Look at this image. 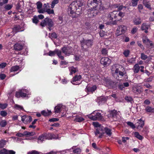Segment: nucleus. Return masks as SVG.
I'll list each match as a JSON object with an SVG mask.
<instances>
[{
    "mask_svg": "<svg viewBox=\"0 0 154 154\" xmlns=\"http://www.w3.org/2000/svg\"><path fill=\"white\" fill-rule=\"evenodd\" d=\"M117 16L116 11L110 12L108 15L107 19L105 20L104 22L106 25L114 24V21H119Z\"/></svg>",
    "mask_w": 154,
    "mask_h": 154,
    "instance_id": "f03ea898",
    "label": "nucleus"
},
{
    "mask_svg": "<svg viewBox=\"0 0 154 154\" xmlns=\"http://www.w3.org/2000/svg\"><path fill=\"white\" fill-rule=\"evenodd\" d=\"M82 79V76L80 75H76L73 78L72 80L71 81V82L74 85H79L80 83H75L76 81H79Z\"/></svg>",
    "mask_w": 154,
    "mask_h": 154,
    "instance_id": "4468645a",
    "label": "nucleus"
},
{
    "mask_svg": "<svg viewBox=\"0 0 154 154\" xmlns=\"http://www.w3.org/2000/svg\"><path fill=\"white\" fill-rule=\"evenodd\" d=\"M32 119V117L30 116H24L21 117V120L24 123L30 122Z\"/></svg>",
    "mask_w": 154,
    "mask_h": 154,
    "instance_id": "ddd939ff",
    "label": "nucleus"
},
{
    "mask_svg": "<svg viewBox=\"0 0 154 154\" xmlns=\"http://www.w3.org/2000/svg\"><path fill=\"white\" fill-rule=\"evenodd\" d=\"M108 97H104L103 96L98 97L97 98V101L99 105H100L102 103H105Z\"/></svg>",
    "mask_w": 154,
    "mask_h": 154,
    "instance_id": "dca6fc26",
    "label": "nucleus"
},
{
    "mask_svg": "<svg viewBox=\"0 0 154 154\" xmlns=\"http://www.w3.org/2000/svg\"><path fill=\"white\" fill-rule=\"evenodd\" d=\"M28 91L27 90L23 89L20 90L19 91L16 93L15 96L17 98L20 97H25L28 95Z\"/></svg>",
    "mask_w": 154,
    "mask_h": 154,
    "instance_id": "1a4fd4ad",
    "label": "nucleus"
},
{
    "mask_svg": "<svg viewBox=\"0 0 154 154\" xmlns=\"http://www.w3.org/2000/svg\"><path fill=\"white\" fill-rule=\"evenodd\" d=\"M134 134L135 137L140 140H142L143 138V137L142 136L140 135L137 132H135Z\"/></svg>",
    "mask_w": 154,
    "mask_h": 154,
    "instance_id": "c9c22d12",
    "label": "nucleus"
},
{
    "mask_svg": "<svg viewBox=\"0 0 154 154\" xmlns=\"http://www.w3.org/2000/svg\"><path fill=\"white\" fill-rule=\"evenodd\" d=\"M133 21L134 25H138L141 23L142 20L140 17H137L134 18Z\"/></svg>",
    "mask_w": 154,
    "mask_h": 154,
    "instance_id": "412c9836",
    "label": "nucleus"
},
{
    "mask_svg": "<svg viewBox=\"0 0 154 154\" xmlns=\"http://www.w3.org/2000/svg\"><path fill=\"white\" fill-rule=\"evenodd\" d=\"M97 89V87L95 85H94L92 87H87L86 89L89 92H92L94 91Z\"/></svg>",
    "mask_w": 154,
    "mask_h": 154,
    "instance_id": "bb28decb",
    "label": "nucleus"
},
{
    "mask_svg": "<svg viewBox=\"0 0 154 154\" xmlns=\"http://www.w3.org/2000/svg\"><path fill=\"white\" fill-rule=\"evenodd\" d=\"M14 108L17 109L19 110H23V108L22 106L17 104H15L14 105Z\"/></svg>",
    "mask_w": 154,
    "mask_h": 154,
    "instance_id": "a19ab883",
    "label": "nucleus"
},
{
    "mask_svg": "<svg viewBox=\"0 0 154 154\" xmlns=\"http://www.w3.org/2000/svg\"><path fill=\"white\" fill-rule=\"evenodd\" d=\"M127 123L128 125L130 126L133 129L135 128H136V126L134 125V124L131 122H127Z\"/></svg>",
    "mask_w": 154,
    "mask_h": 154,
    "instance_id": "09e8293b",
    "label": "nucleus"
},
{
    "mask_svg": "<svg viewBox=\"0 0 154 154\" xmlns=\"http://www.w3.org/2000/svg\"><path fill=\"white\" fill-rule=\"evenodd\" d=\"M83 5V3L79 0L74 1L72 2L69 6L68 8V12L71 14H73L75 12V11L79 8L82 6Z\"/></svg>",
    "mask_w": 154,
    "mask_h": 154,
    "instance_id": "7ed1b4c3",
    "label": "nucleus"
},
{
    "mask_svg": "<svg viewBox=\"0 0 154 154\" xmlns=\"http://www.w3.org/2000/svg\"><path fill=\"white\" fill-rule=\"evenodd\" d=\"M62 108V105L61 104H59L55 107L54 112L55 113L60 112Z\"/></svg>",
    "mask_w": 154,
    "mask_h": 154,
    "instance_id": "5701e85b",
    "label": "nucleus"
},
{
    "mask_svg": "<svg viewBox=\"0 0 154 154\" xmlns=\"http://www.w3.org/2000/svg\"><path fill=\"white\" fill-rule=\"evenodd\" d=\"M117 14L118 15L117 17L119 18V21L121 20L125 15L124 13L122 12H120L119 13H118V11H117Z\"/></svg>",
    "mask_w": 154,
    "mask_h": 154,
    "instance_id": "72a5a7b5",
    "label": "nucleus"
},
{
    "mask_svg": "<svg viewBox=\"0 0 154 154\" xmlns=\"http://www.w3.org/2000/svg\"><path fill=\"white\" fill-rule=\"evenodd\" d=\"M104 131H105V132L108 136H111L112 133L111 129L107 128H104Z\"/></svg>",
    "mask_w": 154,
    "mask_h": 154,
    "instance_id": "c85d7f7f",
    "label": "nucleus"
},
{
    "mask_svg": "<svg viewBox=\"0 0 154 154\" xmlns=\"http://www.w3.org/2000/svg\"><path fill=\"white\" fill-rule=\"evenodd\" d=\"M95 136H98V138H102L103 134L104 133V127H100L97 128L96 129V131L94 132Z\"/></svg>",
    "mask_w": 154,
    "mask_h": 154,
    "instance_id": "9d476101",
    "label": "nucleus"
},
{
    "mask_svg": "<svg viewBox=\"0 0 154 154\" xmlns=\"http://www.w3.org/2000/svg\"><path fill=\"white\" fill-rule=\"evenodd\" d=\"M84 118L82 117H77L75 118V121L77 122H80L84 121Z\"/></svg>",
    "mask_w": 154,
    "mask_h": 154,
    "instance_id": "c03bdc74",
    "label": "nucleus"
},
{
    "mask_svg": "<svg viewBox=\"0 0 154 154\" xmlns=\"http://www.w3.org/2000/svg\"><path fill=\"white\" fill-rule=\"evenodd\" d=\"M93 43L92 40H84L81 42V47L83 50H85L88 48L91 47L92 46Z\"/></svg>",
    "mask_w": 154,
    "mask_h": 154,
    "instance_id": "39448f33",
    "label": "nucleus"
},
{
    "mask_svg": "<svg viewBox=\"0 0 154 154\" xmlns=\"http://www.w3.org/2000/svg\"><path fill=\"white\" fill-rule=\"evenodd\" d=\"M20 29V26H17L15 27L13 29V31L14 32H19Z\"/></svg>",
    "mask_w": 154,
    "mask_h": 154,
    "instance_id": "a18cd8bd",
    "label": "nucleus"
},
{
    "mask_svg": "<svg viewBox=\"0 0 154 154\" xmlns=\"http://www.w3.org/2000/svg\"><path fill=\"white\" fill-rule=\"evenodd\" d=\"M7 124V122L5 120H2L0 122V126L1 127H4Z\"/></svg>",
    "mask_w": 154,
    "mask_h": 154,
    "instance_id": "e433bc0d",
    "label": "nucleus"
},
{
    "mask_svg": "<svg viewBox=\"0 0 154 154\" xmlns=\"http://www.w3.org/2000/svg\"><path fill=\"white\" fill-rule=\"evenodd\" d=\"M61 50L63 53L66 56L72 55L74 53V49L70 46L63 47L61 48Z\"/></svg>",
    "mask_w": 154,
    "mask_h": 154,
    "instance_id": "423d86ee",
    "label": "nucleus"
},
{
    "mask_svg": "<svg viewBox=\"0 0 154 154\" xmlns=\"http://www.w3.org/2000/svg\"><path fill=\"white\" fill-rule=\"evenodd\" d=\"M97 0H93V2L90 0H89L87 3L88 5L89 6H90V5H92L94 3H97Z\"/></svg>",
    "mask_w": 154,
    "mask_h": 154,
    "instance_id": "ea45409f",
    "label": "nucleus"
},
{
    "mask_svg": "<svg viewBox=\"0 0 154 154\" xmlns=\"http://www.w3.org/2000/svg\"><path fill=\"white\" fill-rule=\"evenodd\" d=\"M0 154H7L6 149L4 148L0 150Z\"/></svg>",
    "mask_w": 154,
    "mask_h": 154,
    "instance_id": "338daca9",
    "label": "nucleus"
},
{
    "mask_svg": "<svg viewBox=\"0 0 154 154\" xmlns=\"http://www.w3.org/2000/svg\"><path fill=\"white\" fill-rule=\"evenodd\" d=\"M12 7V5L9 4L6 5L5 7V8L7 10H10Z\"/></svg>",
    "mask_w": 154,
    "mask_h": 154,
    "instance_id": "3c124183",
    "label": "nucleus"
},
{
    "mask_svg": "<svg viewBox=\"0 0 154 154\" xmlns=\"http://www.w3.org/2000/svg\"><path fill=\"white\" fill-rule=\"evenodd\" d=\"M117 113V111L115 110H113L111 111L110 114V116L111 117L116 119Z\"/></svg>",
    "mask_w": 154,
    "mask_h": 154,
    "instance_id": "c756f323",
    "label": "nucleus"
},
{
    "mask_svg": "<svg viewBox=\"0 0 154 154\" xmlns=\"http://www.w3.org/2000/svg\"><path fill=\"white\" fill-rule=\"evenodd\" d=\"M32 21L33 23L35 24H37L38 22V17L37 16H35L32 18Z\"/></svg>",
    "mask_w": 154,
    "mask_h": 154,
    "instance_id": "37998d69",
    "label": "nucleus"
},
{
    "mask_svg": "<svg viewBox=\"0 0 154 154\" xmlns=\"http://www.w3.org/2000/svg\"><path fill=\"white\" fill-rule=\"evenodd\" d=\"M137 121H138L136 124L137 128L138 129L139 127L143 128L144 125V120H143L142 119H140L137 120Z\"/></svg>",
    "mask_w": 154,
    "mask_h": 154,
    "instance_id": "a211bd4d",
    "label": "nucleus"
},
{
    "mask_svg": "<svg viewBox=\"0 0 154 154\" xmlns=\"http://www.w3.org/2000/svg\"><path fill=\"white\" fill-rule=\"evenodd\" d=\"M114 7L118 8V11H119L121 10L124 8V6L122 5H114Z\"/></svg>",
    "mask_w": 154,
    "mask_h": 154,
    "instance_id": "58836bf2",
    "label": "nucleus"
},
{
    "mask_svg": "<svg viewBox=\"0 0 154 154\" xmlns=\"http://www.w3.org/2000/svg\"><path fill=\"white\" fill-rule=\"evenodd\" d=\"M138 29L137 27H134L131 30V33L133 34H134L137 31Z\"/></svg>",
    "mask_w": 154,
    "mask_h": 154,
    "instance_id": "69168bd1",
    "label": "nucleus"
},
{
    "mask_svg": "<svg viewBox=\"0 0 154 154\" xmlns=\"http://www.w3.org/2000/svg\"><path fill=\"white\" fill-rule=\"evenodd\" d=\"M127 27L124 25L120 26L117 29V30L119 31V32H121V33L120 34H121L122 33H124L125 31L127 30Z\"/></svg>",
    "mask_w": 154,
    "mask_h": 154,
    "instance_id": "aec40b11",
    "label": "nucleus"
},
{
    "mask_svg": "<svg viewBox=\"0 0 154 154\" xmlns=\"http://www.w3.org/2000/svg\"><path fill=\"white\" fill-rule=\"evenodd\" d=\"M35 134L34 132H29L26 131L24 132V136H33Z\"/></svg>",
    "mask_w": 154,
    "mask_h": 154,
    "instance_id": "473e14b6",
    "label": "nucleus"
},
{
    "mask_svg": "<svg viewBox=\"0 0 154 154\" xmlns=\"http://www.w3.org/2000/svg\"><path fill=\"white\" fill-rule=\"evenodd\" d=\"M27 154H39V152L36 150H32L29 152Z\"/></svg>",
    "mask_w": 154,
    "mask_h": 154,
    "instance_id": "4d7b16f0",
    "label": "nucleus"
},
{
    "mask_svg": "<svg viewBox=\"0 0 154 154\" xmlns=\"http://www.w3.org/2000/svg\"><path fill=\"white\" fill-rule=\"evenodd\" d=\"M140 68V67L139 66L138 64H135L134 65L133 68V70L134 71V72L135 73H138L139 71Z\"/></svg>",
    "mask_w": 154,
    "mask_h": 154,
    "instance_id": "a878e982",
    "label": "nucleus"
},
{
    "mask_svg": "<svg viewBox=\"0 0 154 154\" xmlns=\"http://www.w3.org/2000/svg\"><path fill=\"white\" fill-rule=\"evenodd\" d=\"M56 54L58 57L61 60L64 59V57L62 55V52L58 49H55L54 51H50L48 53V55L51 56H54Z\"/></svg>",
    "mask_w": 154,
    "mask_h": 154,
    "instance_id": "0eeeda50",
    "label": "nucleus"
},
{
    "mask_svg": "<svg viewBox=\"0 0 154 154\" xmlns=\"http://www.w3.org/2000/svg\"><path fill=\"white\" fill-rule=\"evenodd\" d=\"M130 52V51L128 50H125L124 51L123 54L125 57H127L129 55Z\"/></svg>",
    "mask_w": 154,
    "mask_h": 154,
    "instance_id": "49530a36",
    "label": "nucleus"
},
{
    "mask_svg": "<svg viewBox=\"0 0 154 154\" xmlns=\"http://www.w3.org/2000/svg\"><path fill=\"white\" fill-rule=\"evenodd\" d=\"M47 139L49 140L48 134L44 133L38 137L37 142L38 143H41L43 141Z\"/></svg>",
    "mask_w": 154,
    "mask_h": 154,
    "instance_id": "9b49d317",
    "label": "nucleus"
},
{
    "mask_svg": "<svg viewBox=\"0 0 154 154\" xmlns=\"http://www.w3.org/2000/svg\"><path fill=\"white\" fill-rule=\"evenodd\" d=\"M140 57L141 59L143 60H145L148 57L145 54L143 53H142L141 54Z\"/></svg>",
    "mask_w": 154,
    "mask_h": 154,
    "instance_id": "bf43d9fd",
    "label": "nucleus"
},
{
    "mask_svg": "<svg viewBox=\"0 0 154 154\" xmlns=\"http://www.w3.org/2000/svg\"><path fill=\"white\" fill-rule=\"evenodd\" d=\"M6 141L5 140H2L0 141V148L3 147L5 145Z\"/></svg>",
    "mask_w": 154,
    "mask_h": 154,
    "instance_id": "8fccbe9b",
    "label": "nucleus"
},
{
    "mask_svg": "<svg viewBox=\"0 0 154 154\" xmlns=\"http://www.w3.org/2000/svg\"><path fill=\"white\" fill-rule=\"evenodd\" d=\"M0 115L2 117H5L7 115V112L5 111H2L0 112Z\"/></svg>",
    "mask_w": 154,
    "mask_h": 154,
    "instance_id": "864d4df0",
    "label": "nucleus"
},
{
    "mask_svg": "<svg viewBox=\"0 0 154 154\" xmlns=\"http://www.w3.org/2000/svg\"><path fill=\"white\" fill-rule=\"evenodd\" d=\"M143 103L144 104L148 105L150 104V101L148 99H146L144 101Z\"/></svg>",
    "mask_w": 154,
    "mask_h": 154,
    "instance_id": "774afa93",
    "label": "nucleus"
},
{
    "mask_svg": "<svg viewBox=\"0 0 154 154\" xmlns=\"http://www.w3.org/2000/svg\"><path fill=\"white\" fill-rule=\"evenodd\" d=\"M59 0H54L52 2L51 4V8H54L55 5L57 4L59 2Z\"/></svg>",
    "mask_w": 154,
    "mask_h": 154,
    "instance_id": "79ce46f5",
    "label": "nucleus"
},
{
    "mask_svg": "<svg viewBox=\"0 0 154 154\" xmlns=\"http://www.w3.org/2000/svg\"><path fill=\"white\" fill-rule=\"evenodd\" d=\"M23 48V45L18 43H16L14 45V49L17 51H20Z\"/></svg>",
    "mask_w": 154,
    "mask_h": 154,
    "instance_id": "4be33fe9",
    "label": "nucleus"
},
{
    "mask_svg": "<svg viewBox=\"0 0 154 154\" xmlns=\"http://www.w3.org/2000/svg\"><path fill=\"white\" fill-rule=\"evenodd\" d=\"M49 35L50 37L54 38H57V36L55 32L52 33L51 34H49Z\"/></svg>",
    "mask_w": 154,
    "mask_h": 154,
    "instance_id": "680f3d73",
    "label": "nucleus"
},
{
    "mask_svg": "<svg viewBox=\"0 0 154 154\" xmlns=\"http://www.w3.org/2000/svg\"><path fill=\"white\" fill-rule=\"evenodd\" d=\"M145 111L147 112H154V107L150 106H147L145 107Z\"/></svg>",
    "mask_w": 154,
    "mask_h": 154,
    "instance_id": "b1692460",
    "label": "nucleus"
},
{
    "mask_svg": "<svg viewBox=\"0 0 154 154\" xmlns=\"http://www.w3.org/2000/svg\"><path fill=\"white\" fill-rule=\"evenodd\" d=\"M40 25L42 27L48 26L49 30L51 31V28L53 26L54 23L51 19L47 17L42 21Z\"/></svg>",
    "mask_w": 154,
    "mask_h": 154,
    "instance_id": "20e7f679",
    "label": "nucleus"
},
{
    "mask_svg": "<svg viewBox=\"0 0 154 154\" xmlns=\"http://www.w3.org/2000/svg\"><path fill=\"white\" fill-rule=\"evenodd\" d=\"M20 69V67L18 66H15L12 67L10 69L11 72H15L17 71Z\"/></svg>",
    "mask_w": 154,
    "mask_h": 154,
    "instance_id": "f704fd0d",
    "label": "nucleus"
},
{
    "mask_svg": "<svg viewBox=\"0 0 154 154\" xmlns=\"http://www.w3.org/2000/svg\"><path fill=\"white\" fill-rule=\"evenodd\" d=\"M149 28V26L146 25V23H143L141 26V29L142 30H148Z\"/></svg>",
    "mask_w": 154,
    "mask_h": 154,
    "instance_id": "4c0bfd02",
    "label": "nucleus"
},
{
    "mask_svg": "<svg viewBox=\"0 0 154 154\" xmlns=\"http://www.w3.org/2000/svg\"><path fill=\"white\" fill-rule=\"evenodd\" d=\"M8 106L7 103L2 104L0 103V108L2 109H5Z\"/></svg>",
    "mask_w": 154,
    "mask_h": 154,
    "instance_id": "6e6d98bb",
    "label": "nucleus"
},
{
    "mask_svg": "<svg viewBox=\"0 0 154 154\" xmlns=\"http://www.w3.org/2000/svg\"><path fill=\"white\" fill-rule=\"evenodd\" d=\"M45 12H47L49 14H54V11L53 9H48L46 11H45Z\"/></svg>",
    "mask_w": 154,
    "mask_h": 154,
    "instance_id": "5fc2aeb1",
    "label": "nucleus"
},
{
    "mask_svg": "<svg viewBox=\"0 0 154 154\" xmlns=\"http://www.w3.org/2000/svg\"><path fill=\"white\" fill-rule=\"evenodd\" d=\"M69 71L70 72L69 73L70 75H72L73 74L75 73L77 71L76 68L72 66L69 67Z\"/></svg>",
    "mask_w": 154,
    "mask_h": 154,
    "instance_id": "cd10ccee",
    "label": "nucleus"
},
{
    "mask_svg": "<svg viewBox=\"0 0 154 154\" xmlns=\"http://www.w3.org/2000/svg\"><path fill=\"white\" fill-rule=\"evenodd\" d=\"M139 0H131L132 6L133 7L136 6L138 4V2Z\"/></svg>",
    "mask_w": 154,
    "mask_h": 154,
    "instance_id": "de8ad7c7",
    "label": "nucleus"
},
{
    "mask_svg": "<svg viewBox=\"0 0 154 154\" xmlns=\"http://www.w3.org/2000/svg\"><path fill=\"white\" fill-rule=\"evenodd\" d=\"M102 117V116L101 113L96 111H94L91 115L89 116V118L93 120L101 119Z\"/></svg>",
    "mask_w": 154,
    "mask_h": 154,
    "instance_id": "6e6552de",
    "label": "nucleus"
},
{
    "mask_svg": "<svg viewBox=\"0 0 154 154\" xmlns=\"http://www.w3.org/2000/svg\"><path fill=\"white\" fill-rule=\"evenodd\" d=\"M103 80L104 81L105 83H106V85L108 86L110 85L112 83H113L111 80L109 79L104 78L103 79Z\"/></svg>",
    "mask_w": 154,
    "mask_h": 154,
    "instance_id": "7c9ffc66",
    "label": "nucleus"
},
{
    "mask_svg": "<svg viewBox=\"0 0 154 154\" xmlns=\"http://www.w3.org/2000/svg\"><path fill=\"white\" fill-rule=\"evenodd\" d=\"M125 99L128 102H132L133 101V99L131 97L127 96L125 97Z\"/></svg>",
    "mask_w": 154,
    "mask_h": 154,
    "instance_id": "13d9d810",
    "label": "nucleus"
},
{
    "mask_svg": "<svg viewBox=\"0 0 154 154\" xmlns=\"http://www.w3.org/2000/svg\"><path fill=\"white\" fill-rule=\"evenodd\" d=\"M81 150L79 148H77L73 150V152L74 153H79L81 152Z\"/></svg>",
    "mask_w": 154,
    "mask_h": 154,
    "instance_id": "0e129e2a",
    "label": "nucleus"
},
{
    "mask_svg": "<svg viewBox=\"0 0 154 154\" xmlns=\"http://www.w3.org/2000/svg\"><path fill=\"white\" fill-rule=\"evenodd\" d=\"M111 60L107 57L102 58L100 60V63L104 66H109L111 63Z\"/></svg>",
    "mask_w": 154,
    "mask_h": 154,
    "instance_id": "f8f14e48",
    "label": "nucleus"
},
{
    "mask_svg": "<svg viewBox=\"0 0 154 154\" xmlns=\"http://www.w3.org/2000/svg\"><path fill=\"white\" fill-rule=\"evenodd\" d=\"M37 8L38 9V11L39 13H43L45 12V10L41 9L42 4L40 2H38L36 3Z\"/></svg>",
    "mask_w": 154,
    "mask_h": 154,
    "instance_id": "2eb2a0df",
    "label": "nucleus"
},
{
    "mask_svg": "<svg viewBox=\"0 0 154 154\" xmlns=\"http://www.w3.org/2000/svg\"><path fill=\"white\" fill-rule=\"evenodd\" d=\"M125 70L121 66H120L118 68H116L115 65L113 66L111 68L112 74L113 77L118 79L120 76L122 77L124 75V72Z\"/></svg>",
    "mask_w": 154,
    "mask_h": 154,
    "instance_id": "f257e3e1",
    "label": "nucleus"
},
{
    "mask_svg": "<svg viewBox=\"0 0 154 154\" xmlns=\"http://www.w3.org/2000/svg\"><path fill=\"white\" fill-rule=\"evenodd\" d=\"M48 139H51L52 138H55V136L54 134H51L50 133L48 134Z\"/></svg>",
    "mask_w": 154,
    "mask_h": 154,
    "instance_id": "052dcab7",
    "label": "nucleus"
},
{
    "mask_svg": "<svg viewBox=\"0 0 154 154\" xmlns=\"http://www.w3.org/2000/svg\"><path fill=\"white\" fill-rule=\"evenodd\" d=\"M142 39L143 42L147 45L149 47L152 46V42L149 41L147 37H143Z\"/></svg>",
    "mask_w": 154,
    "mask_h": 154,
    "instance_id": "f3484780",
    "label": "nucleus"
},
{
    "mask_svg": "<svg viewBox=\"0 0 154 154\" xmlns=\"http://www.w3.org/2000/svg\"><path fill=\"white\" fill-rule=\"evenodd\" d=\"M143 4L147 8L149 9H151L150 4L147 1V0H143Z\"/></svg>",
    "mask_w": 154,
    "mask_h": 154,
    "instance_id": "393cba45",
    "label": "nucleus"
},
{
    "mask_svg": "<svg viewBox=\"0 0 154 154\" xmlns=\"http://www.w3.org/2000/svg\"><path fill=\"white\" fill-rule=\"evenodd\" d=\"M8 0H0V6H3L4 4L8 3Z\"/></svg>",
    "mask_w": 154,
    "mask_h": 154,
    "instance_id": "603ef678",
    "label": "nucleus"
},
{
    "mask_svg": "<svg viewBox=\"0 0 154 154\" xmlns=\"http://www.w3.org/2000/svg\"><path fill=\"white\" fill-rule=\"evenodd\" d=\"M133 91L136 94H140L142 92L143 89L142 87L140 86L134 87L133 88Z\"/></svg>",
    "mask_w": 154,
    "mask_h": 154,
    "instance_id": "6ab92c4d",
    "label": "nucleus"
},
{
    "mask_svg": "<svg viewBox=\"0 0 154 154\" xmlns=\"http://www.w3.org/2000/svg\"><path fill=\"white\" fill-rule=\"evenodd\" d=\"M7 154H15V152L13 150H8L6 149Z\"/></svg>",
    "mask_w": 154,
    "mask_h": 154,
    "instance_id": "e2e57ef3",
    "label": "nucleus"
},
{
    "mask_svg": "<svg viewBox=\"0 0 154 154\" xmlns=\"http://www.w3.org/2000/svg\"><path fill=\"white\" fill-rule=\"evenodd\" d=\"M42 114L44 116H48L50 115L51 114V111L49 110H43L41 112Z\"/></svg>",
    "mask_w": 154,
    "mask_h": 154,
    "instance_id": "2f4dec72",
    "label": "nucleus"
}]
</instances>
